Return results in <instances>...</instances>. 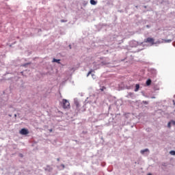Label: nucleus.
<instances>
[{"label": "nucleus", "instance_id": "obj_1", "mask_svg": "<svg viewBox=\"0 0 175 175\" xmlns=\"http://www.w3.org/2000/svg\"><path fill=\"white\" fill-rule=\"evenodd\" d=\"M162 42L157 41L155 42V40L152 38H148L144 40L145 43H150L151 46L154 44H159L160 43H172V40H165L163 39Z\"/></svg>", "mask_w": 175, "mask_h": 175}, {"label": "nucleus", "instance_id": "obj_2", "mask_svg": "<svg viewBox=\"0 0 175 175\" xmlns=\"http://www.w3.org/2000/svg\"><path fill=\"white\" fill-rule=\"evenodd\" d=\"M61 103L63 109H70V103H69V100L64 98Z\"/></svg>", "mask_w": 175, "mask_h": 175}, {"label": "nucleus", "instance_id": "obj_3", "mask_svg": "<svg viewBox=\"0 0 175 175\" xmlns=\"http://www.w3.org/2000/svg\"><path fill=\"white\" fill-rule=\"evenodd\" d=\"M21 135H28L29 131H28L26 129H22L20 132Z\"/></svg>", "mask_w": 175, "mask_h": 175}, {"label": "nucleus", "instance_id": "obj_4", "mask_svg": "<svg viewBox=\"0 0 175 175\" xmlns=\"http://www.w3.org/2000/svg\"><path fill=\"white\" fill-rule=\"evenodd\" d=\"M75 105L77 107V109H79L80 107V103H79V101L77 100H75Z\"/></svg>", "mask_w": 175, "mask_h": 175}, {"label": "nucleus", "instance_id": "obj_5", "mask_svg": "<svg viewBox=\"0 0 175 175\" xmlns=\"http://www.w3.org/2000/svg\"><path fill=\"white\" fill-rule=\"evenodd\" d=\"M139 88H140V85L136 84V85H135V92H137V91H139Z\"/></svg>", "mask_w": 175, "mask_h": 175}, {"label": "nucleus", "instance_id": "obj_6", "mask_svg": "<svg viewBox=\"0 0 175 175\" xmlns=\"http://www.w3.org/2000/svg\"><path fill=\"white\" fill-rule=\"evenodd\" d=\"M151 83H152V81H151V79H148L147 81H146V85H151Z\"/></svg>", "mask_w": 175, "mask_h": 175}, {"label": "nucleus", "instance_id": "obj_7", "mask_svg": "<svg viewBox=\"0 0 175 175\" xmlns=\"http://www.w3.org/2000/svg\"><path fill=\"white\" fill-rule=\"evenodd\" d=\"M148 149H144V150H141V154H144V152H148Z\"/></svg>", "mask_w": 175, "mask_h": 175}, {"label": "nucleus", "instance_id": "obj_8", "mask_svg": "<svg viewBox=\"0 0 175 175\" xmlns=\"http://www.w3.org/2000/svg\"><path fill=\"white\" fill-rule=\"evenodd\" d=\"M91 5H96V1L95 0H90Z\"/></svg>", "mask_w": 175, "mask_h": 175}, {"label": "nucleus", "instance_id": "obj_9", "mask_svg": "<svg viewBox=\"0 0 175 175\" xmlns=\"http://www.w3.org/2000/svg\"><path fill=\"white\" fill-rule=\"evenodd\" d=\"M61 59H53V62H57V64H59Z\"/></svg>", "mask_w": 175, "mask_h": 175}, {"label": "nucleus", "instance_id": "obj_10", "mask_svg": "<svg viewBox=\"0 0 175 175\" xmlns=\"http://www.w3.org/2000/svg\"><path fill=\"white\" fill-rule=\"evenodd\" d=\"M170 154H171V155H175V151L172 150V151L170 152Z\"/></svg>", "mask_w": 175, "mask_h": 175}, {"label": "nucleus", "instance_id": "obj_11", "mask_svg": "<svg viewBox=\"0 0 175 175\" xmlns=\"http://www.w3.org/2000/svg\"><path fill=\"white\" fill-rule=\"evenodd\" d=\"M171 125H172V122H169L168 124H167L168 128H170V126H172Z\"/></svg>", "mask_w": 175, "mask_h": 175}, {"label": "nucleus", "instance_id": "obj_12", "mask_svg": "<svg viewBox=\"0 0 175 175\" xmlns=\"http://www.w3.org/2000/svg\"><path fill=\"white\" fill-rule=\"evenodd\" d=\"M170 122L172 125H175V121L174 120H172Z\"/></svg>", "mask_w": 175, "mask_h": 175}, {"label": "nucleus", "instance_id": "obj_13", "mask_svg": "<svg viewBox=\"0 0 175 175\" xmlns=\"http://www.w3.org/2000/svg\"><path fill=\"white\" fill-rule=\"evenodd\" d=\"M91 73H92V71H90L88 75H87V77H88V76H90L91 75Z\"/></svg>", "mask_w": 175, "mask_h": 175}, {"label": "nucleus", "instance_id": "obj_14", "mask_svg": "<svg viewBox=\"0 0 175 175\" xmlns=\"http://www.w3.org/2000/svg\"><path fill=\"white\" fill-rule=\"evenodd\" d=\"M61 23H66V21L62 20Z\"/></svg>", "mask_w": 175, "mask_h": 175}, {"label": "nucleus", "instance_id": "obj_15", "mask_svg": "<svg viewBox=\"0 0 175 175\" xmlns=\"http://www.w3.org/2000/svg\"><path fill=\"white\" fill-rule=\"evenodd\" d=\"M57 161L58 162H59V159H57Z\"/></svg>", "mask_w": 175, "mask_h": 175}, {"label": "nucleus", "instance_id": "obj_16", "mask_svg": "<svg viewBox=\"0 0 175 175\" xmlns=\"http://www.w3.org/2000/svg\"><path fill=\"white\" fill-rule=\"evenodd\" d=\"M147 175H152L151 173L148 174Z\"/></svg>", "mask_w": 175, "mask_h": 175}, {"label": "nucleus", "instance_id": "obj_17", "mask_svg": "<svg viewBox=\"0 0 175 175\" xmlns=\"http://www.w3.org/2000/svg\"><path fill=\"white\" fill-rule=\"evenodd\" d=\"M49 131H50V132H53V130H52V129H51V130H49Z\"/></svg>", "mask_w": 175, "mask_h": 175}, {"label": "nucleus", "instance_id": "obj_18", "mask_svg": "<svg viewBox=\"0 0 175 175\" xmlns=\"http://www.w3.org/2000/svg\"><path fill=\"white\" fill-rule=\"evenodd\" d=\"M92 77H94V75H92Z\"/></svg>", "mask_w": 175, "mask_h": 175}, {"label": "nucleus", "instance_id": "obj_19", "mask_svg": "<svg viewBox=\"0 0 175 175\" xmlns=\"http://www.w3.org/2000/svg\"><path fill=\"white\" fill-rule=\"evenodd\" d=\"M14 116H15V117H17V115L15 114Z\"/></svg>", "mask_w": 175, "mask_h": 175}, {"label": "nucleus", "instance_id": "obj_20", "mask_svg": "<svg viewBox=\"0 0 175 175\" xmlns=\"http://www.w3.org/2000/svg\"><path fill=\"white\" fill-rule=\"evenodd\" d=\"M62 166H63V167H65V165H63Z\"/></svg>", "mask_w": 175, "mask_h": 175}]
</instances>
